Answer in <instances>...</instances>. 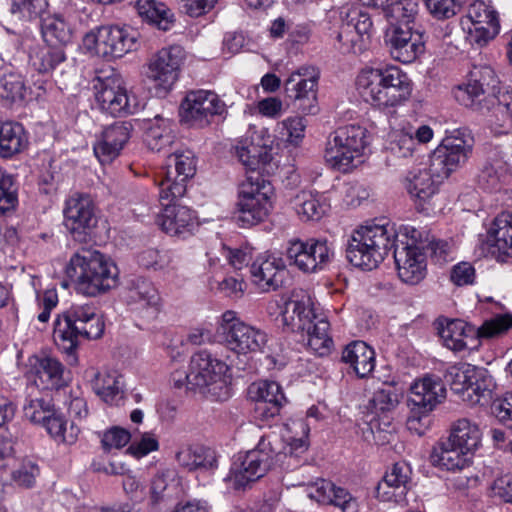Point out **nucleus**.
Listing matches in <instances>:
<instances>
[{
	"label": "nucleus",
	"mask_w": 512,
	"mask_h": 512,
	"mask_svg": "<svg viewBox=\"0 0 512 512\" xmlns=\"http://www.w3.org/2000/svg\"><path fill=\"white\" fill-rule=\"evenodd\" d=\"M361 98L380 110L402 104L411 94V82L397 66L363 69L356 78Z\"/></svg>",
	"instance_id": "f257e3e1"
},
{
	"label": "nucleus",
	"mask_w": 512,
	"mask_h": 512,
	"mask_svg": "<svg viewBox=\"0 0 512 512\" xmlns=\"http://www.w3.org/2000/svg\"><path fill=\"white\" fill-rule=\"evenodd\" d=\"M75 279L78 293L95 297L118 285L119 270L115 263L97 250L82 248L72 255L65 268Z\"/></svg>",
	"instance_id": "f03ea898"
},
{
	"label": "nucleus",
	"mask_w": 512,
	"mask_h": 512,
	"mask_svg": "<svg viewBox=\"0 0 512 512\" xmlns=\"http://www.w3.org/2000/svg\"><path fill=\"white\" fill-rule=\"evenodd\" d=\"M103 316L93 305H74L55 320L53 337L64 353L73 357L81 340H96L104 334Z\"/></svg>",
	"instance_id": "7ed1b4c3"
},
{
	"label": "nucleus",
	"mask_w": 512,
	"mask_h": 512,
	"mask_svg": "<svg viewBox=\"0 0 512 512\" xmlns=\"http://www.w3.org/2000/svg\"><path fill=\"white\" fill-rule=\"evenodd\" d=\"M397 235L389 224H369L355 230L346 247V258L355 267L372 270L385 259Z\"/></svg>",
	"instance_id": "20e7f679"
},
{
	"label": "nucleus",
	"mask_w": 512,
	"mask_h": 512,
	"mask_svg": "<svg viewBox=\"0 0 512 512\" xmlns=\"http://www.w3.org/2000/svg\"><path fill=\"white\" fill-rule=\"evenodd\" d=\"M397 235L389 224H369L355 230L346 247V258L355 267L372 270L385 259Z\"/></svg>",
	"instance_id": "39448f33"
},
{
	"label": "nucleus",
	"mask_w": 512,
	"mask_h": 512,
	"mask_svg": "<svg viewBox=\"0 0 512 512\" xmlns=\"http://www.w3.org/2000/svg\"><path fill=\"white\" fill-rule=\"evenodd\" d=\"M512 328V314H498L475 327L461 319L445 320L438 323V333L443 344L454 352L466 349L465 339H493L506 334Z\"/></svg>",
	"instance_id": "423d86ee"
},
{
	"label": "nucleus",
	"mask_w": 512,
	"mask_h": 512,
	"mask_svg": "<svg viewBox=\"0 0 512 512\" xmlns=\"http://www.w3.org/2000/svg\"><path fill=\"white\" fill-rule=\"evenodd\" d=\"M272 194L271 183L262 175H248L239 190L236 214L239 226L251 227L263 222L272 208Z\"/></svg>",
	"instance_id": "0eeeda50"
},
{
	"label": "nucleus",
	"mask_w": 512,
	"mask_h": 512,
	"mask_svg": "<svg viewBox=\"0 0 512 512\" xmlns=\"http://www.w3.org/2000/svg\"><path fill=\"white\" fill-rule=\"evenodd\" d=\"M228 371L229 366L225 362L207 351H199L191 357L192 388L216 400H225L229 397Z\"/></svg>",
	"instance_id": "6e6552de"
},
{
	"label": "nucleus",
	"mask_w": 512,
	"mask_h": 512,
	"mask_svg": "<svg viewBox=\"0 0 512 512\" xmlns=\"http://www.w3.org/2000/svg\"><path fill=\"white\" fill-rule=\"evenodd\" d=\"M273 454H276V451L271 446L269 437H262L257 448L239 455L224 480L230 482L235 490L246 489L266 474Z\"/></svg>",
	"instance_id": "1a4fd4ad"
},
{
	"label": "nucleus",
	"mask_w": 512,
	"mask_h": 512,
	"mask_svg": "<svg viewBox=\"0 0 512 512\" xmlns=\"http://www.w3.org/2000/svg\"><path fill=\"white\" fill-rule=\"evenodd\" d=\"M406 243L394 239L393 257L400 280L409 285L420 283L426 276V255L424 246L419 243L420 232L413 227H405Z\"/></svg>",
	"instance_id": "9d476101"
},
{
	"label": "nucleus",
	"mask_w": 512,
	"mask_h": 512,
	"mask_svg": "<svg viewBox=\"0 0 512 512\" xmlns=\"http://www.w3.org/2000/svg\"><path fill=\"white\" fill-rule=\"evenodd\" d=\"M474 139L467 130L446 136L431 155V170L438 177H448L463 166L472 153Z\"/></svg>",
	"instance_id": "9b49d317"
},
{
	"label": "nucleus",
	"mask_w": 512,
	"mask_h": 512,
	"mask_svg": "<svg viewBox=\"0 0 512 512\" xmlns=\"http://www.w3.org/2000/svg\"><path fill=\"white\" fill-rule=\"evenodd\" d=\"M63 216V225L75 242L88 244L93 240L98 218L89 195H71L65 202Z\"/></svg>",
	"instance_id": "f8f14e48"
},
{
	"label": "nucleus",
	"mask_w": 512,
	"mask_h": 512,
	"mask_svg": "<svg viewBox=\"0 0 512 512\" xmlns=\"http://www.w3.org/2000/svg\"><path fill=\"white\" fill-rule=\"evenodd\" d=\"M365 129L347 125L336 129L329 137L325 159L334 168L347 170L365 147Z\"/></svg>",
	"instance_id": "ddd939ff"
},
{
	"label": "nucleus",
	"mask_w": 512,
	"mask_h": 512,
	"mask_svg": "<svg viewBox=\"0 0 512 512\" xmlns=\"http://www.w3.org/2000/svg\"><path fill=\"white\" fill-rule=\"evenodd\" d=\"M196 161L192 151H175L166 159L164 176L159 182L160 200L173 201L186 192L187 181L195 175Z\"/></svg>",
	"instance_id": "4468645a"
},
{
	"label": "nucleus",
	"mask_w": 512,
	"mask_h": 512,
	"mask_svg": "<svg viewBox=\"0 0 512 512\" xmlns=\"http://www.w3.org/2000/svg\"><path fill=\"white\" fill-rule=\"evenodd\" d=\"M290 263L305 273L323 269L332 259L334 253L327 240L300 239L290 240L286 249Z\"/></svg>",
	"instance_id": "2eb2a0df"
},
{
	"label": "nucleus",
	"mask_w": 512,
	"mask_h": 512,
	"mask_svg": "<svg viewBox=\"0 0 512 512\" xmlns=\"http://www.w3.org/2000/svg\"><path fill=\"white\" fill-rule=\"evenodd\" d=\"M85 41L93 43L95 52L104 58H120L136 48L137 33L130 28L107 25L87 34Z\"/></svg>",
	"instance_id": "dca6fc26"
},
{
	"label": "nucleus",
	"mask_w": 512,
	"mask_h": 512,
	"mask_svg": "<svg viewBox=\"0 0 512 512\" xmlns=\"http://www.w3.org/2000/svg\"><path fill=\"white\" fill-rule=\"evenodd\" d=\"M226 112L225 103L208 90L190 91L181 103L182 120L193 126L204 127L214 116Z\"/></svg>",
	"instance_id": "f3484780"
},
{
	"label": "nucleus",
	"mask_w": 512,
	"mask_h": 512,
	"mask_svg": "<svg viewBox=\"0 0 512 512\" xmlns=\"http://www.w3.org/2000/svg\"><path fill=\"white\" fill-rule=\"evenodd\" d=\"M386 43L393 59L412 63L425 51V32L414 26L392 25L386 32Z\"/></svg>",
	"instance_id": "a211bd4d"
},
{
	"label": "nucleus",
	"mask_w": 512,
	"mask_h": 512,
	"mask_svg": "<svg viewBox=\"0 0 512 512\" xmlns=\"http://www.w3.org/2000/svg\"><path fill=\"white\" fill-rule=\"evenodd\" d=\"M93 88L95 100L102 111L114 117L134 112L136 105L131 103L127 88L120 77H98L94 80Z\"/></svg>",
	"instance_id": "6ab92c4d"
},
{
	"label": "nucleus",
	"mask_w": 512,
	"mask_h": 512,
	"mask_svg": "<svg viewBox=\"0 0 512 512\" xmlns=\"http://www.w3.org/2000/svg\"><path fill=\"white\" fill-rule=\"evenodd\" d=\"M467 18L473 26L468 31V39L473 45L483 47L500 32L498 12L483 0H474L469 4Z\"/></svg>",
	"instance_id": "aec40b11"
},
{
	"label": "nucleus",
	"mask_w": 512,
	"mask_h": 512,
	"mask_svg": "<svg viewBox=\"0 0 512 512\" xmlns=\"http://www.w3.org/2000/svg\"><path fill=\"white\" fill-rule=\"evenodd\" d=\"M319 70L314 66H302L292 72L284 84L287 97L300 101L299 108L306 114H315L316 87Z\"/></svg>",
	"instance_id": "412c9836"
},
{
	"label": "nucleus",
	"mask_w": 512,
	"mask_h": 512,
	"mask_svg": "<svg viewBox=\"0 0 512 512\" xmlns=\"http://www.w3.org/2000/svg\"><path fill=\"white\" fill-rule=\"evenodd\" d=\"M313 301L307 291L294 289L284 301L280 312L283 330L302 332L315 316Z\"/></svg>",
	"instance_id": "4be33fe9"
},
{
	"label": "nucleus",
	"mask_w": 512,
	"mask_h": 512,
	"mask_svg": "<svg viewBox=\"0 0 512 512\" xmlns=\"http://www.w3.org/2000/svg\"><path fill=\"white\" fill-rule=\"evenodd\" d=\"M184 57L185 52L181 46L173 45L161 49L149 64L150 77L165 91L169 90L178 79Z\"/></svg>",
	"instance_id": "5701e85b"
},
{
	"label": "nucleus",
	"mask_w": 512,
	"mask_h": 512,
	"mask_svg": "<svg viewBox=\"0 0 512 512\" xmlns=\"http://www.w3.org/2000/svg\"><path fill=\"white\" fill-rule=\"evenodd\" d=\"M249 398L255 402V412L261 420L279 415L286 398L280 385L275 381H259L248 388Z\"/></svg>",
	"instance_id": "b1692460"
},
{
	"label": "nucleus",
	"mask_w": 512,
	"mask_h": 512,
	"mask_svg": "<svg viewBox=\"0 0 512 512\" xmlns=\"http://www.w3.org/2000/svg\"><path fill=\"white\" fill-rule=\"evenodd\" d=\"M28 379L41 390H59L68 385L69 372L54 357L35 358L28 372Z\"/></svg>",
	"instance_id": "393cba45"
},
{
	"label": "nucleus",
	"mask_w": 512,
	"mask_h": 512,
	"mask_svg": "<svg viewBox=\"0 0 512 512\" xmlns=\"http://www.w3.org/2000/svg\"><path fill=\"white\" fill-rule=\"evenodd\" d=\"M307 495L320 504L338 507L342 512H358L359 510L357 499L349 491L337 487L329 480L319 479L311 484L307 489Z\"/></svg>",
	"instance_id": "a878e982"
},
{
	"label": "nucleus",
	"mask_w": 512,
	"mask_h": 512,
	"mask_svg": "<svg viewBox=\"0 0 512 512\" xmlns=\"http://www.w3.org/2000/svg\"><path fill=\"white\" fill-rule=\"evenodd\" d=\"M446 397V389L438 377L425 376L414 382L410 388L408 404L410 408L431 413Z\"/></svg>",
	"instance_id": "bb28decb"
},
{
	"label": "nucleus",
	"mask_w": 512,
	"mask_h": 512,
	"mask_svg": "<svg viewBox=\"0 0 512 512\" xmlns=\"http://www.w3.org/2000/svg\"><path fill=\"white\" fill-rule=\"evenodd\" d=\"M411 473V468L406 462L393 464L376 487L377 497L383 501H403L409 489Z\"/></svg>",
	"instance_id": "cd10ccee"
},
{
	"label": "nucleus",
	"mask_w": 512,
	"mask_h": 512,
	"mask_svg": "<svg viewBox=\"0 0 512 512\" xmlns=\"http://www.w3.org/2000/svg\"><path fill=\"white\" fill-rule=\"evenodd\" d=\"M157 224L170 235H185L192 233L198 227L195 212L187 206L176 203L164 204L157 217Z\"/></svg>",
	"instance_id": "c85d7f7f"
},
{
	"label": "nucleus",
	"mask_w": 512,
	"mask_h": 512,
	"mask_svg": "<svg viewBox=\"0 0 512 512\" xmlns=\"http://www.w3.org/2000/svg\"><path fill=\"white\" fill-rule=\"evenodd\" d=\"M489 252L499 262L512 257V212L499 214L487 232Z\"/></svg>",
	"instance_id": "c756f323"
},
{
	"label": "nucleus",
	"mask_w": 512,
	"mask_h": 512,
	"mask_svg": "<svg viewBox=\"0 0 512 512\" xmlns=\"http://www.w3.org/2000/svg\"><path fill=\"white\" fill-rule=\"evenodd\" d=\"M285 263L274 255L257 258L250 267L253 282L262 291H275L283 284Z\"/></svg>",
	"instance_id": "7c9ffc66"
},
{
	"label": "nucleus",
	"mask_w": 512,
	"mask_h": 512,
	"mask_svg": "<svg viewBox=\"0 0 512 512\" xmlns=\"http://www.w3.org/2000/svg\"><path fill=\"white\" fill-rule=\"evenodd\" d=\"M225 341L232 351L246 355L261 351L267 342V336L263 331L246 323H237L231 327Z\"/></svg>",
	"instance_id": "2f4dec72"
},
{
	"label": "nucleus",
	"mask_w": 512,
	"mask_h": 512,
	"mask_svg": "<svg viewBox=\"0 0 512 512\" xmlns=\"http://www.w3.org/2000/svg\"><path fill=\"white\" fill-rule=\"evenodd\" d=\"M127 302L133 309L154 317L160 305V296L153 283L144 278L131 280L127 291Z\"/></svg>",
	"instance_id": "473e14b6"
},
{
	"label": "nucleus",
	"mask_w": 512,
	"mask_h": 512,
	"mask_svg": "<svg viewBox=\"0 0 512 512\" xmlns=\"http://www.w3.org/2000/svg\"><path fill=\"white\" fill-rule=\"evenodd\" d=\"M178 464L188 471L210 470L217 466L215 452L200 444L182 445L175 455Z\"/></svg>",
	"instance_id": "72a5a7b5"
},
{
	"label": "nucleus",
	"mask_w": 512,
	"mask_h": 512,
	"mask_svg": "<svg viewBox=\"0 0 512 512\" xmlns=\"http://www.w3.org/2000/svg\"><path fill=\"white\" fill-rule=\"evenodd\" d=\"M341 360L349 364L359 378L368 377L375 368V352L363 341H352L346 345Z\"/></svg>",
	"instance_id": "f704fd0d"
},
{
	"label": "nucleus",
	"mask_w": 512,
	"mask_h": 512,
	"mask_svg": "<svg viewBox=\"0 0 512 512\" xmlns=\"http://www.w3.org/2000/svg\"><path fill=\"white\" fill-rule=\"evenodd\" d=\"M481 438L482 433L479 426L469 419L462 418L452 424L450 434L446 439L460 452L464 451L471 457L481 445Z\"/></svg>",
	"instance_id": "c9c22d12"
},
{
	"label": "nucleus",
	"mask_w": 512,
	"mask_h": 512,
	"mask_svg": "<svg viewBox=\"0 0 512 512\" xmlns=\"http://www.w3.org/2000/svg\"><path fill=\"white\" fill-rule=\"evenodd\" d=\"M470 456L453 445L446 438L441 439L434 447L430 455L431 463L447 471L462 470L470 463Z\"/></svg>",
	"instance_id": "e433bc0d"
},
{
	"label": "nucleus",
	"mask_w": 512,
	"mask_h": 512,
	"mask_svg": "<svg viewBox=\"0 0 512 512\" xmlns=\"http://www.w3.org/2000/svg\"><path fill=\"white\" fill-rule=\"evenodd\" d=\"M136 9L144 21L159 30L169 31L174 25V15L164 3L155 0H138Z\"/></svg>",
	"instance_id": "4c0bfd02"
},
{
	"label": "nucleus",
	"mask_w": 512,
	"mask_h": 512,
	"mask_svg": "<svg viewBox=\"0 0 512 512\" xmlns=\"http://www.w3.org/2000/svg\"><path fill=\"white\" fill-rule=\"evenodd\" d=\"M330 324L324 317L315 315L310 325L301 333H306L307 346L319 356L328 355L333 346V340L329 336Z\"/></svg>",
	"instance_id": "58836bf2"
},
{
	"label": "nucleus",
	"mask_w": 512,
	"mask_h": 512,
	"mask_svg": "<svg viewBox=\"0 0 512 512\" xmlns=\"http://www.w3.org/2000/svg\"><path fill=\"white\" fill-rule=\"evenodd\" d=\"M41 18V32L44 41L49 46L61 47L72 40V29L60 15H48Z\"/></svg>",
	"instance_id": "ea45409f"
},
{
	"label": "nucleus",
	"mask_w": 512,
	"mask_h": 512,
	"mask_svg": "<svg viewBox=\"0 0 512 512\" xmlns=\"http://www.w3.org/2000/svg\"><path fill=\"white\" fill-rule=\"evenodd\" d=\"M380 9L391 26H413L419 13V3L417 0H387Z\"/></svg>",
	"instance_id": "a19ab883"
},
{
	"label": "nucleus",
	"mask_w": 512,
	"mask_h": 512,
	"mask_svg": "<svg viewBox=\"0 0 512 512\" xmlns=\"http://www.w3.org/2000/svg\"><path fill=\"white\" fill-rule=\"evenodd\" d=\"M28 138L23 126L16 122L0 125V155L10 158L26 148Z\"/></svg>",
	"instance_id": "79ce46f5"
},
{
	"label": "nucleus",
	"mask_w": 512,
	"mask_h": 512,
	"mask_svg": "<svg viewBox=\"0 0 512 512\" xmlns=\"http://www.w3.org/2000/svg\"><path fill=\"white\" fill-rule=\"evenodd\" d=\"M294 201L297 214L306 221L320 220L330 207L323 196L311 192L299 193Z\"/></svg>",
	"instance_id": "37998d69"
},
{
	"label": "nucleus",
	"mask_w": 512,
	"mask_h": 512,
	"mask_svg": "<svg viewBox=\"0 0 512 512\" xmlns=\"http://www.w3.org/2000/svg\"><path fill=\"white\" fill-rule=\"evenodd\" d=\"M66 61V55L61 47L45 46L34 50L30 55L32 67L41 74H48L57 69Z\"/></svg>",
	"instance_id": "c03bdc74"
},
{
	"label": "nucleus",
	"mask_w": 512,
	"mask_h": 512,
	"mask_svg": "<svg viewBox=\"0 0 512 512\" xmlns=\"http://www.w3.org/2000/svg\"><path fill=\"white\" fill-rule=\"evenodd\" d=\"M92 387L106 403L117 405L123 398L121 376L116 372L96 373Z\"/></svg>",
	"instance_id": "a18cd8bd"
},
{
	"label": "nucleus",
	"mask_w": 512,
	"mask_h": 512,
	"mask_svg": "<svg viewBox=\"0 0 512 512\" xmlns=\"http://www.w3.org/2000/svg\"><path fill=\"white\" fill-rule=\"evenodd\" d=\"M481 368L468 363H459L449 367L445 374V381L450 389L461 397L473 379L479 377Z\"/></svg>",
	"instance_id": "49530a36"
},
{
	"label": "nucleus",
	"mask_w": 512,
	"mask_h": 512,
	"mask_svg": "<svg viewBox=\"0 0 512 512\" xmlns=\"http://www.w3.org/2000/svg\"><path fill=\"white\" fill-rule=\"evenodd\" d=\"M157 126L148 128L145 136L147 147L155 152H169L174 143L175 136L168 127L169 121L160 116L155 117Z\"/></svg>",
	"instance_id": "de8ad7c7"
},
{
	"label": "nucleus",
	"mask_w": 512,
	"mask_h": 512,
	"mask_svg": "<svg viewBox=\"0 0 512 512\" xmlns=\"http://www.w3.org/2000/svg\"><path fill=\"white\" fill-rule=\"evenodd\" d=\"M27 86L23 76L13 70L5 71L0 78V98L9 103L25 100Z\"/></svg>",
	"instance_id": "09e8293b"
},
{
	"label": "nucleus",
	"mask_w": 512,
	"mask_h": 512,
	"mask_svg": "<svg viewBox=\"0 0 512 512\" xmlns=\"http://www.w3.org/2000/svg\"><path fill=\"white\" fill-rule=\"evenodd\" d=\"M41 426L45 428L53 439L69 445L75 443L80 432L79 428L74 424H71L68 429L67 421L56 412V409L53 410V415H50V417L43 421Z\"/></svg>",
	"instance_id": "8fccbe9b"
},
{
	"label": "nucleus",
	"mask_w": 512,
	"mask_h": 512,
	"mask_svg": "<svg viewBox=\"0 0 512 512\" xmlns=\"http://www.w3.org/2000/svg\"><path fill=\"white\" fill-rule=\"evenodd\" d=\"M406 189L410 196L420 202H426L436 192V185L430 172L419 170L410 173L406 179Z\"/></svg>",
	"instance_id": "3c124183"
},
{
	"label": "nucleus",
	"mask_w": 512,
	"mask_h": 512,
	"mask_svg": "<svg viewBox=\"0 0 512 512\" xmlns=\"http://www.w3.org/2000/svg\"><path fill=\"white\" fill-rule=\"evenodd\" d=\"M492 380L487 375V371L481 368L479 377L473 379L462 396V400L470 405H485L492 396Z\"/></svg>",
	"instance_id": "603ef678"
},
{
	"label": "nucleus",
	"mask_w": 512,
	"mask_h": 512,
	"mask_svg": "<svg viewBox=\"0 0 512 512\" xmlns=\"http://www.w3.org/2000/svg\"><path fill=\"white\" fill-rule=\"evenodd\" d=\"M235 153L239 161L251 170L249 175L258 174L255 170L259 168V165L271 161V155L267 148L253 143L236 146Z\"/></svg>",
	"instance_id": "864d4df0"
},
{
	"label": "nucleus",
	"mask_w": 512,
	"mask_h": 512,
	"mask_svg": "<svg viewBox=\"0 0 512 512\" xmlns=\"http://www.w3.org/2000/svg\"><path fill=\"white\" fill-rule=\"evenodd\" d=\"M337 39L341 44L340 49L343 53L360 54L367 49L370 43L368 36L360 35L352 29L350 24L341 26Z\"/></svg>",
	"instance_id": "5fc2aeb1"
},
{
	"label": "nucleus",
	"mask_w": 512,
	"mask_h": 512,
	"mask_svg": "<svg viewBox=\"0 0 512 512\" xmlns=\"http://www.w3.org/2000/svg\"><path fill=\"white\" fill-rule=\"evenodd\" d=\"M55 405L51 399H30L23 407L24 416L31 423L41 425L43 421L53 415Z\"/></svg>",
	"instance_id": "6e6d98bb"
},
{
	"label": "nucleus",
	"mask_w": 512,
	"mask_h": 512,
	"mask_svg": "<svg viewBox=\"0 0 512 512\" xmlns=\"http://www.w3.org/2000/svg\"><path fill=\"white\" fill-rule=\"evenodd\" d=\"M503 169L500 161L485 164L477 176L479 187L486 191L499 189L504 177Z\"/></svg>",
	"instance_id": "4d7b16f0"
},
{
	"label": "nucleus",
	"mask_w": 512,
	"mask_h": 512,
	"mask_svg": "<svg viewBox=\"0 0 512 512\" xmlns=\"http://www.w3.org/2000/svg\"><path fill=\"white\" fill-rule=\"evenodd\" d=\"M176 472L173 469H163L157 472L151 481V503L155 507L166 502V491L169 484L174 481Z\"/></svg>",
	"instance_id": "13d9d810"
},
{
	"label": "nucleus",
	"mask_w": 512,
	"mask_h": 512,
	"mask_svg": "<svg viewBox=\"0 0 512 512\" xmlns=\"http://www.w3.org/2000/svg\"><path fill=\"white\" fill-rule=\"evenodd\" d=\"M429 13L438 20L454 17L465 0H423Z\"/></svg>",
	"instance_id": "bf43d9fd"
},
{
	"label": "nucleus",
	"mask_w": 512,
	"mask_h": 512,
	"mask_svg": "<svg viewBox=\"0 0 512 512\" xmlns=\"http://www.w3.org/2000/svg\"><path fill=\"white\" fill-rule=\"evenodd\" d=\"M132 124L128 121L115 122L107 127L101 135V138L112 143L113 145L123 149L124 145L130 138Z\"/></svg>",
	"instance_id": "052dcab7"
},
{
	"label": "nucleus",
	"mask_w": 512,
	"mask_h": 512,
	"mask_svg": "<svg viewBox=\"0 0 512 512\" xmlns=\"http://www.w3.org/2000/svg\"><path fill=\"white\" fill-rule=\"evenodd\" d=\"M48 7V0H12L11 12L24 18L42 16Z\"/></svg>",
	"instance_id": "680f3d73"
},
{
	"label": "nucleus",
	"mask_w": 512,
	"mask_h": 512,
	"mask_svg": "<svg viewBox=\"0 0 512 512\" xmlns=\"http://www.w3.org/2000/svg\"><path fill=\"white\" fill-rule=\"evenodd\" d=\"M39 474L40 469L38 465L32 460L25 459L13 472V479L18 485L30 488L34 485Z\"/></svg>",
	"instance_id": "e2e57ef3"
},
{
	"label": "nucleus",
	"mask_w": 512,
	"mask_h": 512,
	"mask_svg": "<svg viewBox=\"0 0 512 512\" xmlns=\"http://www.w3.org/2000/svg\"><path fill=\"white\" fill-rule=\"evenodd\" d=\"M398 404V394L391 386L377 390L370 400V405L376 411H389Z\"/></svg>",
	"instance_id": "0e129e2a"
},
{
	"label": "nucleus",
	"mask_w": 512,
	"mask_h": 512,
	"mask_svg": "<svg viewBox=\"0 0 512 512\" xmlns=\"http://www.w3.org/2000/svg\"><path fill=\"white\" fill-rule=\"evenodd\" d=\"M130 433L119 427H112L107 430L101 439L102 447L104 450L109 451L113 448L120 449L130 441Z\"/></svg>",
	"instance_id": "69168bd1"
},
{
	"label": "nucleus",
	"mask_w": 512,
	"mask_h": 512,
	"mask_svg": "<svg viewBox=\"0 0 512 512\" xmlns=\"http://www.w3.org/2000/svg\"><path fill=\"white\" fill-rule=\"evenodd\" d=\"M306 122L302 117H292L282 122V136L291 144H298L304 137Z\"/></svg>",
	"instance_id": "338daca9"
},
{
	"label": "nucleus",
	"mask_w": 512,
	"mask_h": 512,
	"mask_svg": "<svg viewBox=\"0 0 512 512\" xmlns=\"http://www.w3.org/2000/svg\"><path fill=\"white\" fill-rule=\"evenodd\" d=\"M491 411L501 423L512 428V393L493 401Z\"/></svg>",
	"instance_id": "774afa93"
}]
</instances>
